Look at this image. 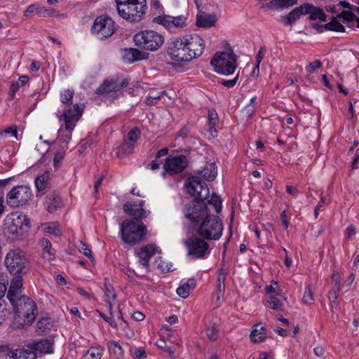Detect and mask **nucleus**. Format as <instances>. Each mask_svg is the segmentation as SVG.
<instances>
[{
  "label": "nucleus",
  "mask_w": 359,
  "mask_h": 359,
  "mask_svg": "<svg viewBox=\"0 0 359 359\" xmlns=\"http://www.w3.org/2000/svg\"><path fill=\"white\" fill-rule=\"evenodd\" d=\"M184 188L188 194L194 197L182 209L183 215L188 221L195 224H223L218 215L210 213L205 203L210 197V190L203 181L198 177L190 176L185 180Z\"/></svg>",
  "instance_id": "1"
},
{
  "label": "nucleus",
  "mask_w": 359,
  "mask_h": 359,
  "mask_svg": "<svg viewBox=\"0 0 359 359\" xmlns=\"http://www.w3.org/2000/svg\"><path fill=\"white\" fill-rule=\"evenodd\" d=\"M187 239L182 241L187 249V256L205 259L211 250L206 241H217L222 235L223 226H187Z\"/></svg>",
  "instance_id": "2"
},
{
  "label": "nucleus",
  "mask_w": 359,
  "mask_h": 359,
  "mask_svg": "<svg viewBox=\"0 0 359 359\" xmlns=\"http://www.w3.org/2000/svg\"><path fill=\"white\" fill-rule=\"evenodd\" d=\"M118 15L131 22H140L147 6L146 0H115Z\"/></svg>",
  "instance_id": "3"
},
{
  "label": "nucleus",
  "mask_w": 359,
  "mask_h": 359,
  "mask_svg": "<svg viewBox=\"0 0 359 359\" xmlns=\"http://www.w3.org/2000/svg\"><path fill=\"white\" fill-rule=\"evenodd\" d=\"M5 266L12 276L27 275L30 271V262L22 250H11L5 257Z\"/></svg>",
  "instance_id": "4"
},
{
  "label": "nucleus",
  "mask_w": 359,
  "mask_h": 359,
  "mask_svg": "<svg viewBox=\"0 0 359 359\" xmlns=\"http://www.w3.org/2000/svg\"><path fill=\"white\" fill-rule=\"evenodd\" d=\"M237 57L232 50L216 53L210 60V65L215 73L228 76L234 74L237 68Z\"/></svg>",
  "instance_id": "5"
},
{
  "label": "nucleus",
  "mask_w": 359,
  "mask_h": 359,
  "mask_svg": "<svg viewBox=\"0 0 359 359\" xmlns=\"http://www.w3.org/2000/svg\"><path fill=\"white\" fill-rule=\"evenodd\" d=\"M133 39L139 48L151 52L158 50L164 43V37L161 34L150 29L136 33Z\"/></svg>",
  "instance_id": "6"
},
{
  "label": "nucleus",
  "mask_w": 359,
  "mask_h": 359,
  "mask_svg": "<svg viewBox=\"0 0 359 359\" xmlns=\"http://www.w3.org/2000/svg\"><path fill=\"white\" fill-rule=\"evenodd\" d=\"M10 302L16 316L24 318L28 323H32L34 320L36 304L30 297L21 295L14 298V301Z\"/></svg>",
  "instance_id": "7"
},
{
  "label": "nucleus",
  "mask_w": 359,
  "mask_h": 359,
  "mask_svg": "<svg viewBox=\"0 0 359 359\" xmlns=\"http://www.w3.org/2000/svg\"><path fill=\"white\" fill-rule=\"evenodd\" d=\"M116 29L114 20L107 15L97 16L91 27V33L98 39L104 40L111 36Z\"/></svg>",
  "instance_id": "8"
},
{
  "label": "nucleus",
  "mask_w": 359,
  "mask_h": 359,
  "mask_svg": "<svg viewBox=\"0 0 359 359\" xmlns=\"http://www.w3.org/2000/svg\"><path fill=\"white\" fill-rule=\"evenodd\" d=\"M145 201L139 200L137 203L127 202L123 204L124 212L132 217L130 220H125L121 224H144L142 219L147 217L150 211L144 208Z\"/></svg>",
  "instance_id": "9"
},
{
  "label": "nucleus",
  "mask_w": 359,
  "mask_h": 359,
  "mask_svg": "<svg viewBox=\"0 0 359 359\" xmlns=\"http://www.w3.org/2000/svg\"><path fill=\"white\" fill-rule=\"evenodd\" d=\"M337 18H342L344 21L351 22L355 21L357 27L359 28V18L351 11H343L337 18H333L332 20L326 25H319L316 23V31L323 32L327 30L344 32V27L339 22Z\"/></svg>",
  "instance_id": "10"
},
{
  "label": "nucleus",
  "mask_w": 359,
  "mask_h": 359,
  "mask_svg": "<svg viewBox=\"0 0 359 359\" xmlns=\"http://www.w3.org/2000/svg\"><path fill=\"white\" fill-rule=\"evenodd\" d=\"M32 196V191L29 186L18 185L6 194V202L10 207L18 208L25 205Z\"/></svg>",
  "instance_id": "11"
},
{
  "label": "nucleus",
  "mask_w": 359,
  "mask_h": 359,
  "mask_svg": "<svg viewBox=\"0 0 359 359\" xmlns=\"http://www.w3.org/2000/svg\"><path fill=\"white\" fill-rule=\"evenodd\" d=\"M152 22L163 26L170 33H176L187 26V18L182 15L175 17L163 14L154 18Z\"/></svg>",
  "instance_id": "12"
},
{
  "label": "nucleus",
  "mask_w": 359,
  "mask_h": 359,
  "mask_svg": "<svg viewBox=\"0 0 359 359\" xmlns=\"http://www.w3.org/2000/svg\"><path fill=\"white\" fill-rule=\"evenodd\" d=\"M121 238L124 243L135 245L140 243L146 236V226H120Z\"/></svg>",
  "instance_id": "13"
},
{
  "label": "nucleus",
  "mask_w": 359,
  "mask_h": 359,
  "mask_svg": "<svg viewBox=\"0 0 359 359\" xmlns=\"http://www.w3.org/2000/svg\"><path fill=\"white\" fill-rule=\"evenodd\" d=\"M188 49L182 37L179 36L170 43L168 53L172 60L188 62L192 60Z\"/></svg>",
  "instance_id": "14"
},
{
  "label": "nucleus",
  "mask_w": 359,
  "mask_h": 359,
  "mask_svg": "<svg viewBox=\"0 0 359 359\" xmlns=\"http://www.w3.org/2000/svg\"><path fill=\"white\" fill-rule=\"evenodd\" d=\"M188 159L184 155L168 156L165 158L163 164L162 176L165 177V174L170 176L178 175L182 172L188 167Z\"/></svg>",
  "instance_id": "15"
},
{
  "label": "nucleus",
  "mask_w": 359,
  "mask_h": 359,
  "mask_svg": "<svg viewBox=\"0 0 359 359\" xmlns=\"http://www.w3.org/2000/svg\"><path fill=\"white\" fill-rule=\"evenodd\" d=\"M306 14L309 15L311 20H314V6L313 4L306 3L294 8L287 15L282 16L280 21L286 26L292 25L302 15Z\"/></svg>",
  "instance_id": "16"
},
{
  "label": "nucleus",
  "mask_w": 359,
  "mask_h": 359,
  "mask_svg": "<svg viewBox=\"0 0 359 359\" xmlns=\"http://www.w3.org/2000/svg\"><path fill=\"white\" fill-rule=\"evenodd\" d=\"M185 42V46L189 48V53L192 60L201 57L205 50V43L203 39L196 34H187L182 36Z\"/></svg>",
  "instance_id": "17"
},
{
  "label": "nucleus",
  "mask_w": 359,
  "mask_h": 359,
  "mask_svg": "<svg viewBox=\"0 0 359 359\" xmlns=\"http://www.w3.org/2000/svg\"><path fill=\"white\" fill-rule=\"evenodd\" d=\"M83 111V107L78 104L64 109L62 116L64 117L65 128L67 130H72L75 127V123L81 117Z\"/></svg>",
  "instance_id": "18"
},
{
  "label": "nucleus",
  "mask_w": 359,
  "mask_h": 359,
  "mask_svg": "<svg viewBox=\"0 0 359 359\" xmlns=\"http://www.w3.org/2000/svg\"><path fill=\"white\" fill-rule=\"evenodd\" d=\"M161 250L160 248L154 243H149L144 245L140 248L139 250H136L135 253L138 257V262L140 264L148 269L149 266L150 259L155 254H160Z\"/></svg>",
  "instance_id": "19"
},
{
  "label": "nucleus",
  "mask_w": 359,
  "mask_h": 359,
  "mask_svg": "<svg viewBox=\"0 0 359 359\" xmlns=\"http://www.w3.org/2000/svg\"><path fill=\"white\" fill-rule=\"evenodd\" d=\"M129 81L124 79L121 81L118 79H107L98 88V91L101 93H109L112 92H118L122 90L124 88L127 87Z\"/></svg>",
  "instance_id": "20"
},
{
  "label": "nucleus",
  "mask_w": 359,
  "mask_h": 359,
  "mask_svg": "<svg viewBox=\"0 0 359 359\" xmlns=\"http://www.w3.org/2000/svg\"><path fill=\"white\" fill-rule=\"evenodd\" d=\"M25 275H15L11 280L10 286L7 292L6 297L9 302H13L14 298L23 295L22 294L23 285V276Z\"/></svg>",
  "instance_id": "21"
},
{
  "label": "nucleus",
  "mask_w": 359,
  "mask_h": 359,
  "mask_svg": "<svg viewBox=\"0 0 359 359\" xmlns=\"http://www.w3.org/2000/svg\"><path fill=\"white\" fill-rule=\"evenodd\" d=\"M44 205L50 213H53L63 206V201L57 191L49 193L46 197Z\"/></svg>",
  "instance_id": "22"
},
{
  "label": "nucleus",
  "mask_w": 359,
  "mask_h": 359,
  "mask_svg": "<svg viewBox=\"0 0 359 359\" xmlns=\"http://www.w3.org/2000/svg\"><path fill=\"white\" fill-rule=\"evenodd\" d=\"M29 226H4L2 229L4 236L9 241H13L21 236L27 231Z\"/></svg>",
  "instance_id": "23"
},
{
  "label": "nucleus",
  "mask_w": 359,
  "mask_h": 359,
  "mask_svg": "<svg viewBox=\"0 0 359 359\" xmlns=\"http://www.w3.org/2000/svg\"><path fill=\"white\" fill-rule=\"evenodd\" d=\"M53 340L45 339L30 343L28 347L35 353L37 351L40 353L50 354L53 352Z\"/></svg>",
  "instance_id": "24"
},
{
  "label": "nucleus",
  "mask_w": 359,
  "mask_h": 359,
  "mask_svg": "<svg viewBox=\"0 0 359 359\" xmlns=\"http://www.w3.org/2000/svg\"><path fill=\"white\" fill-rule=\"evenodd\" d=\"M340 274L338 272L333 273L332 277V290L329 292V299L332 307L337 306V300L340 290Z\"/></svg>",
  "instance_id": "25"
},
{
  "label": "nucleus",
  "mask_w": 359,
  "mask_h": 359,
  "mask_svg": "<svg viewBox=\"0 0 359 359\" xmlns=\"http://www.w3.org/2000/svg\"><path fill=\"white\" fill-rule=\"evenodd\" d=\"M208 123L210 135L212 137H216L218 133L216 127L219 123V116L217 111L214 108L208 109Z\"/></svg>",
  "instance_id": "26"
},
{
  "label": "nucleus",
  "mask_w": 359,
  "mask_h": 359,
  "mask_svg": "<svg viewBox=\"0 0 359 359\" xmlns=\"http://www.w3.org/2000/svg\"><path fill=\"white\" fill-rule=\"evenodd\" d=\"M36 353L29 349L25 348H11L9 358L7 359H36Z\"/></svg>",
  "instance_id": "27"
},
{
  "label": "nucleus",
  "mask_w": 359,
  "mask_h": 359,
  "mask_svg": "<svg viewBox=\"0 0 359 359\" xmlns=\"http://www.w3.org/2000/svg\"><path fill=\"white\" fill-rule=\"evenodd\" d=\"M140 48H130L126 50L125 57L128 60V63H133L147 58V53Z\"/></svg>",
  "instance_id": "28"
},
{
  "label": "nucleus",
  "mask_w": 359,
  "mask_h": 359,
  "mask_svg": "<svg viewBox=\"0 0 359 359\" xmlns=\"http://www.w3.org/2000/svg\"><path fill=\"white\" fill-rule=\"evenodd\" d=\"M39 245L43 250L42 256L43 259L48 261H52L55 258V253L54 250L52 248V244L50 241L45 238H41L39 241Z\"/></svg>",
  "instance_id": "29"
},
{
  "label": "nucleus",
  "mask_w": 359,
  "mask_h": 359,
  "mask_svg": "<svg viewBox=\"0 0 359 359\" xmlns=\"http://www.w3.org/2000/svg\"><path fill=\"white\" fill-rule=\"evenodd\" d=\"M196 283L194 278H189L187 281L182 280L180 286L177 289V294L184 299L187 298L191 291L195 287Z\"/></svg>",
  "instance_id": "30"
},
{
  "label": "nucleus",
  "mask_w": 359,
  "mask_h": 359,
  "mask_svg": "<svg viewBox=\"0 0 359 359\" xmlns=\"http://www.w3.org/2000/svg\"><path fill=\"white\" fill-rule=\"evenodd\" d=\"M217 168L216 165L214 163H211L205 165L199 172L200 176H198L202 181L205 184V180L212 181L217 176Z\"/></svg>",
  "instance_id": "31"
},
{
  "label": "nucleus",
  "mask_w": 359,
  "mask_h": 359,
  "mask_svg": "<svg viewBox=\"0 0 359 359\" xmlns=\"http://www.w3.org/2000/svg\"><path fill=\"white\" fill-rule=\"evenodd\" d=\"M50 178V172L45 171L41 175H38L34 181L36 192L39 194H43V191L47 188Z\"/></svg>",
  "instance_id": "32"
},
{
  "label": "nucleus",
  "mask_w": 359,
  "mask_h": 359,
  "mask_svg": "<svg viewBox=\"0 0 359 359\" xmlns=\"http://www.w3.org/2000/svg\"><path fill=\"white\" fill-rule=\"evenodd\" d=\"M297 0H271L265 5L269 9L281 10L294 5Z\"/></svg>",
  "instance_id": "33"
},
{
  "label": "nucleus",
  "mask_w": 359,
  "mask_h": 359,
  "mask_svg": "<svg viewBox=\"0 0 359 359\" xmlns=\"http://www.w3.org/2000/svg\"><path fill=\"white\" fill-rule=\"evenodd\" d=\"M265 329L259 324H257L253 327V330L250 334V339L253 342L260 343L262 342L265 337Z\"/></svg>",
  "instance_id": "34"
},
{
  "label": "nucleus",
  "mask_w": 359,
  "mask_h": 359,
  "mask_svg": "<svg viewBox=\"0 0 359 359\" xmlns=\"http://www.w3.org/2000/svg\"><path fill=\"white\" fill-rule=\"evenodd\" d=\"M53 325V321L50 318H42L36 323V332L43 334L50 330Z\"/></svg>",
  "instance_id": "35"
},
{
  "label": "nucleus",
  "mask_w": 359,
  "mask_h": 359,
  "mask_svg": "<svg viewBox=\"0 0 359 359\" xmlns=\"http://www.w3.org/2000/svg\"><path fill=\"white\" fill-rule=\"evenodd\" d=\"M29 224V221L27 218L26 215L12 214L10 217L7 218L4 224Z\"/></svg>",
  "instance_id": "36"
},
{
  "label": "nucleus",
  "mask_w": 359,
  "mask_h": 359,
  "mask_svg": "<svg viewBox=\"0 0 359 359\" xmlns=\"http://www.w3.org/2000/svg\"><path fill=\"white\" fill-rule=\"evenodd\" d=\"M135 145L133 142H125L118 148V155L120 157H126L131 154Z\"/></svg>",
  "instance_id": "37"
},
{
  "label": "nucleus",
  "mask_w": 359,
  "mask_h": 359,
  "mask_svg": "<svg viewBox=\"0 0 359 359\" xmlns=\"http://www.w3.org/2000/svg\"><path fill=\"white\" fill-rule=\"evenodd\" d=\"M108 349L111 355H115L116 358H121L123 355V349L120 344L115 341L108 342Z\"/></svg>",
  "instance_id": "38"
},
{
  "label": "nucleus",
  "mask_w": 359,
  "mask_h": 359,
  "mask_svg": "<svg viewBox=\"0 0 359 359\" xmlns=\"http://www.w3.org/2000/svg\"><path fill=\"white\" fill-rule=\"evenodd\" d=\"M209 205H212L215 208V212L219 214L222 209V200L220 196L215 193L211 194L210 198L206 200Z\"/></svg>",
  "instance_id": "39"
},
{
  "label": "nucleus",
  "mask_w": 359,
  "mask_h": 359,
  "mask_svg": "<svg viewBox=\"0 0 359 359\" xmlns=\"http://www.w3.org/2000/svg\"><path fill=\"white\" fill-rule=\"evenodd\" d=\"M266 302L267 306L269 307L270 309L277 311H283V304L278 298V296L270 295L269 296Z\"/></svg>",
  "instance_id": "40"
},
{
  "label": "nucleus",
  "mask_w": 359,
  "mask_h": 359,
  "mask_svg": "<svg viewBox=\"0 0 359 359\" xmlns=\"http://www.w3.org/2000/svg\"><path fill=\"white\" fill-rule=\"evenodd\" d=\"M266 292L270 295H275V296H280L283 297L285 300L286 298L285 297L284 294H281V290L280 288V286L276 281H272L270 285H266Z\"/></svg>",
  "instance_id": "41"
},
{
  "label": "nucleus",
  "mask_w": 359,
  "mask_h": 359,
  "mask_svg": "<svg viewBox=\"0 0 359 359\" xmlns=\"http://www.w3.org/2000/svg\"><path fill=\"white\" fill-rule=\"evenodd\" d=\"M74 95L73 89H65L60 93V102L67 105H72V100Z\"/></svg>",
  "instance_id": "42"
},
{
  "label": "nucleus",
  "mask_w": 359,
  "mask_h": 359,
  "mask_svg": "<svg viewBox=\"0 0 359 359\" xmlns=\"http://www.w3.org/2000/svg\"><path fill=\"white\" fill-rule=\"evenodd\" d=\"M313 287L311 283H306L305 286L304 293L302 297L304 304H310L313 299Z\"/></svg>",
  "instance_id": "43"
},
{
  "label": "nucleus",
  "mask_w": 359,
  "mask_h": 359,
  "mask_svg": "<svg viewBox=\"0 0 359 359\" xmlns=\"http://www.w3.org/2000/svg\"><path fill=\"white\" fill-rule=\"evenodd\" d=\"M219 329L215 323H211L206 329V336L212 341H215L218 338Z\"/></svg>",
  "instance_id": "44"
},
{
  "label": "nucleus",
  "mask_w": 359,
  "mask_h": 359,
  "mask_svg": "<svg viewBox=\"0 0 359 359\" xmlns=\"http://www.w3.org/2000/svg\"><path fill=\"white\" fill-rule=\"evenodd\" d=\"M194 127V124L191 122H187L182 128L177 133L176 138H182L184 140L188 137L191 129Z\"/></svg>",
  "instance_id": "45"
},
{
  "label": "nucleus",
  "mask_w": 359,
  "mask_h": 359,
  "mask_svg": "<svg viewBox=\"0 0 359 359\" xmlns=\"http://www.w3.org/2000/svg\"><path fill=\"white\" fill-rule=\"evenodd\" d=\"M140 130L137 127L133 128L127 134V142H133L136 146L137 141L140 137Z\"/></svg>",
  "instance_id": "46"
},
{
  "label": "nucleus",
  "mask_w": 359,
  "mask_h": 359,
  "mask_svg": "<svg viewBox=\"0 0 359 359\" xmlns=\"http://www.w3.org/2000/svg\"><path fill=\"white\" fill-rule=\"evenodd\" d=\"M215 20L211 16L199 17L197 18L196 25L201 27H209L214 25Z\"/></svg>",
  "instance_id": "47"
},
{
  "label": "nucleus",
  "mask_w": 359,
  "mask_h": 359,
  "mask_svg": "<svg viewBox=\"0 0 359 359\" xmlns=\"http://www.w3.org/2000/svg\"><path fill=\"white\" fill-rule=\"evenodd\" d=\"M155 264L163 273L170 271L172 265L170 263L165 262L162 259L161 257H158L155 260Z\"/></svg>",
  "instance_id": "48"
},
{
  "label": "nucleus",
  "mask_w": 359,
  "mask_h": 359,
  "mask_svg": "<svg viewBox=\"0 0 359 359\" xmlns=\"http://www.w3.org/2000/svg\"><path fill=\"white\" fill-rule=\"evenodd\" d=\"M55 10L50 7L40 6L37 4L36 14L39 17H50L53 16Z\"/></svg>",
  "instance_id": "49"
},
{
  "label": "nucleus",
  "mask_w": 359,
  "mask_h": 359,
  "mask_svg": "<svg viewBox=\"0 0 359 359\" xmlns=\"http://www.w3.org/2000/svg\"><path fill=\"white\" fill-rule=\"evenodd\" d=\"M103 354V348L101 346L90 347L87 351V355L90 359H100Z\"/></svg>",
  "instance_id": "50"
},
{
  "label": "nucleus",
  "mask_w": 359,
  "mask_h": 359,
  "mask_svg": "<svg viewBox=\"0 0 359 359\" xmlns=\"http://www.w3.org/2000/svg\"><path fill=\"white\" fill-rule=\"evenodd\" d=\"M5 134H10L18 140L21 138L18 132V127L15 125L11 126L6 128L4 131L0 132V137Z\"/></svg>",
  "instance_id": "51"
},
{
  "label": "nucleus",
  "mask_w": 359,
  "mask_h": 359,
  "mask_svg": "<svg viewBox=\"0 0 359 359\" xmlns=\"http://www.w3.org/2000/svg\"><path fill=\"white\" fill-rule=\"evenodd\" d=\"M130 353L136 359H142L147 357L146 351L142 348L133 347L130 348Z\"/></svg>",
  "instance_id": "52"
},
{
  "label": "nucleus",
  "mask_w": 359,
  "mask_h": 359,
  "mask_svg": "<svg viewBox=\"0 0 359 359\" xmlns=\"http://www.w3.org/2000/svg\"><path fill=\"white\" fill-rule=\"evenodd\" d=\"M238 77H239V74H237L236 76L232 79L225 80L223 79H219L217 82H218V83L224 86V87H226L227 88H231L236 86V84L238 80Z\"/></svg>",
  "instance_id": "53"
},
{
  "label": "nucleus",
  "mask_w": 359,
  "mask_h": 359,
  "mask_svg": "<svg viewBox=\"0 0 359 359\" xmlns=\"http://www.w3.org/2000/svg\"><path fill=\"white\" fill-rule=\"evenodd\" d=\"M104 291L106 297V302H109L110 301L115 299L116 294L110 285L105 284Z\"/></svg>",
  "instance_id": "54"
},
{
  "label": "nucleus",
  "mask_w": 359,
  "mask_h": 359,
  "mask_svg": "<svg viewBox=\"0 0 359 359\" xmlns=\"http://www.w3.org/2000/svg\"><path fill=\"white\" fill-rule=\"evenodd\" d=\"M64 151H57L53 158V166L55 169H57L64 159Z\"/></svg>",
  "instance_id": "55"
},
{
  "label": "nucleus",
  "mask_w": 359,
  "mask_h": 359,
  "mask_svg": "<svg viewBox=\"0 0 359 359\" xmlns=\"http://www.w3.org/2000/svg\"><path fill=\"white\" fill-rule=\"evenodd\" d=\"M37 4H33L29 5L24 12V15L27 18H32L36 14Z\"/></svg>",
  "instance_id": "56"
},
{
  "label": "nucleus",
  "mask_w": 359,
  "mask_h": 359,
  "mask_svg": "<svg viewBox=\"0 0 359 359\" xmlns=\"http://www.w3.org/2000/svg\"><path fill=\"white\" fill-rule=\"evenodd\" d=\"M43 231L55 236H58L62 234V231L58 228V226H46V228L43 229Z\"/></svg>",
  "instance_id": "57"
},
{
  "label": "nucleus",
  "mask_w": 359,
  "mask_h": 359,
  "mask_svg": "<svg viewBox=\"0 0 359 359\" xmlns=\"http://www.w3.org/2000/svg\"><path fill=\"white\" fill-rule=\"evenodd\" d=\"M266 51V49L264 46H261L259 48L255 57V63L258 65H260L261 62L264 59Z\"/></svg>",
  "instance_id": "58"
},
{
  "label": "nucleus",
  "mask_w": 359,
  "mask_h": 359,
  "mask_svg": "<svg viewBox=\"0 0 359 359\" xmlns=\"http://www.w3.org/2000/svg\"><path fill=\"white\" fill-rule=\"evenodd\" d=\"M79 251L81 253H83L85 256L88 257L90 259H91V260L94 259V257L93 256L91 250L88 248V247L86 244L81 243V246L79 249Z\"/></svg>",
  "instance_id": "59"
},
{
  "label": "nucleus",
  "mask_w": 359,
  "mask_h": 359,
  "mask_svg": "<svg viewBox=\"0 0 359 359\" xmlns=\"http://www.w3.org/2000/svg\"><path fill=\"white\" fill-rule=\"evenodd\" d=\"M11 348L7 344H0V358L6 356V359L9 358Z\"/></svg>",
  "instance_id": "60"
},
{
  "label": "nucleus",
  "mask_w": 359,
  "mask_h": 359,
  "mask_svg": "<svg viewBox=\"0 0 359 359\" xmlns=\"http://www.w3.org/2000/svg\"><path fill=\"white\" fill-rule=\"evenodd\" d=\"M217 287L220 292H224L225 290V278H224V274L219 275L217 278Z\"/></svg>",
  "instance_id": "61"
},
{
  "label": "nucleus",
  "mask_w": 359,
  "mask_h": 359,
  "mask_svg": "<svg viewBox=\"0 0 359 359\" xmlns=\"http://www.w3.org/2000/svg\"><path fill=\"white\" fill-rule=\"evenodd\" d=\"M317 18L321 21L325 22L327 20V15L323 9L316 7V19Z\"/></svg>",
  "instance_id": "62"
},
{
  "label": "nucleus",
  "mask_w": 359,
  "mask_h": 359,
  "mask_svg": "<svg viewBox=\"0 0 359 359\" xmlns=\"http://www.w3.org/2000/svg\"><path fill=\"white\" fill-rule=\"evenodd\" d=\"M100 317L106 322H107L112 327L116 328L117 327L118 325L115 322V320H112L111 318L107 316L103 313H100Z\"/></svg>",
  "instance_id": "63"
},
{
  "label": "nucleus",
  "mask_w": 359,
  "mask_h": 359,
  "mask_svg": "<svg viewBox=\"0 0 359 359\" xmlns=\"http://www.w3.org/2000/svg\"><path fill=\"white\" fill-rule=\"evenodd\" d=\"M19 89H20V85H18V83H16L15 82H13L11 84L9 91H10V94L13 98L15 97L16 93L19 90Z\"/></svg>",
  "instance_id": "64"
}]
</instances>
